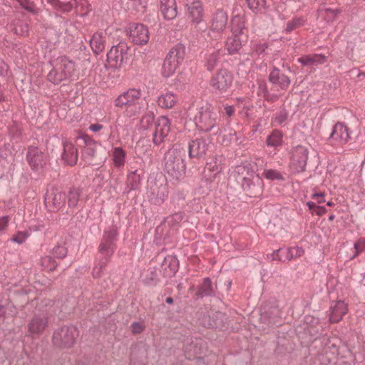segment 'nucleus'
<instances>
[{
    "instance_id": "nucleus-46",
    "label": "nucleus",
    "mask_w": 365,
    "mask_h": 365,
    "mask_svg": "<svg viewBox=\"0 0 365 365\" xmlns=\"http://www.w3.org/2000/svg\"><path fill=\"white\" fill-rule=\"evenodd\" d=\"M125 151L122 148H115L113 152L114 165L118 168L123 166L125 163Z\"/></svg>"
},
{
    "instance_id": "nucleus-6",
    "label": "nucleus",
    "mask_w": 365,
    "mask_h": 365,
    "mask_svg": "<svg viewBox=\"0 0 365 365\" xmlns=\"http://www.w3.org/2000/svg\"><path fill=\"white\" fill-rule=\"evenodd\" d=\"M79 335V331L75 326L64 325L56 329L51 337L53 346L58 349L72 348Z\"/></svg>"
},
{
    "instance_id": "nucleus-14",
    "label": "nucleus",
    "mask_w": 365,
    "mask_h": 365,
    "mask_svg": "<svg viewBox=\"0 0 365 365\" xmlns=\"http://www.w3.org/2000/svg\"><path fill=\"white\" fill-rule=\"evenodd\" d=\"M66 200V193L56 187L47 190L44 196L46 207L50 212H56L64 207Z\"/></svg>"
},
{
    "instance_id": "nucleus-56",
    "label": "nucleus",
    "mask_w": 365,
    "mask_h": 365,
    "mask_svg": "<svg viewBox=\"0 0 365 365\" xmlns=\"http://www.w3.org/2000/svg\"><path fill=\"white\" fill-rule=\"evenodd\" d=\"M327 17L331 21L335 20L338 16L341 13V9H332L331 8H327L324 9Z\"/></svg>"
},
{
    "instance_id": "nucleus-49",
    "label": "nucleus",
    "mask_w": 365,
    "mask_h": 365,
    "mask_svg": "<svg viewBox=\"0 0 365 365\" xmlns=\"http://www.w3.org/2000/svg\"><path fill=\"white\" fill-rule=\"evenodd\" d=\"M262 175L269 180L284 181L285 180L284 177L279 171L274 169H265Z\"/></svg>"
},
{
    "instance_id": "nucleus-19",
    "label": "nucleus",
    "mask_w": 365,
    "mask_h": 365,
    "mask_svg": "<svg viewBox=\"0 0 365 365\" xmlns=\"http://www.w3.org/2000/svg\"><path fill=\"white\" fill-rule=\"evenodd\" d=\"M170 122L167 116H160L155 122V130L153 134V143L155 145H160L170 130Z\"/></svg>"
},
{
    "instance_id": "nucleus-3",
    "label": "nucleus",
    "mask_w": 365,
    "mask_h": 365,
    "mask_svg": "<svg viewBox=\"0 0 365 365\" xmlns=\"http://www.w3.org/2000/svg\"><path fill=\"white\" fill-rule=\"evenodd\" d=\"M186 150L180 144L174 145L164 156V170L173 179L179 180L185 174Z\"/></svg>"
},
{
    "instance_id": "nucleus-45",
    "label": "nucleus",
    "mask_w": 365,
    "mask_h": 365,
    "mask_svg": "<svg viewBox=\"0 0 365 365\" xmlns=\"http://www.w3.org/2000/svg\"><path fill=\"white\" fill-rule=\"evenodd\" d=\"M305 19L302 16H295L292 19L288 21L286 24V27L284 32L286 34H290L297 29H299L304 26Z\"/></svg>"
},
{
    "instance_id": "nucleus-26",
    "label": "nucleus",
    "mask_w": 365,
    "mask_h": 365,
    "mask_svg": "<svg viewBox=\"0 0 365 365\" xmlns=\"http://www.w3.org/2000/svg\"><path fill=\"white\" fill-rule=\"evenodd\" d=\"M349 128L342 123L338 122L333 127L330 138L340 144L347 143L349 139Z\"/></svg>"
},
{
    "instance_id": "nucleus-5",
    "label": "nucleus",
    "mask_w": 365,
    "mask_h": 365,
    "mask_svg": "<svg viewBox=\"0 0 365 365\" xmlns=\"http://www.w3.org/2000/svg\"><path fill=\"white\" fill-rule=\"evenodd\" d=\"M194 120L199 130L206 133L214 130L215 134L220 133V128L218 125L220 119L210 105L206 104L200 107Z\"/></svg>"
},
{
    "instance_id": "nucleus-35",
    "label": "nucleus",
    "mask_w": 365,
    "mask_h": 365,
    "mask_svg": "<svg viewBox=\"0 0 365 365\" xmlns=\"http://www.w3.org/2000/svg\"><path fill=\"white\" fill-rule=\"evenodd\" d=\"M141 183V178L138 170L130 172L127 175L126 187L123 194H128L130 191L136 190L140 187Z\"/></svg>"
},
{
    "instance_id": "nucleus-24",
    "label": "nucleus",
    "mask_w": 365,
    "mask_h": 365,
    "mask_svg": "<svg viewBox=\"0 0 365 365\" xmlns=\"http://www.w3.org/2000/svg\"><path fill=\"white\" fill-rule=\"evenodd\" d=\"M269 81L273 85L278 86L281 90H287L290 85L289 78L278 68L274 67L269 75Z\"/></svg>"
},
{
    "instance_id": "nucleus-38",
    "label": "nucleus",
    "mask_w": 365,
    "mask_h": 365,
    "mask_svg": "<svg viewBox=\"0 0 365 365\" xmlns=\"http://www.w3.org/2000/svg\"><path fill=\"white\" fill-rule=\"evenodd\" d=\"M327 57L323 54L305 55L298 59L302 66H317L325 63Z\"/></svg>"
},
{
    "instance_id": "nucleus-15",
    "label": "nucleus",
    "mask_w": 365,
    "mask_h": 365,
    "mask_svg": "<svg viewBox=\"0 0 365 365\" xmlns=\"http://www.w3.org/2000/svg\"><path fill=\"white\" fill-rule=\"evenodd\" d=\"M26 160L34 171L42 170L46 165V155L37 146L31 145L28 148L26 155Z\"/></svg>"
},
{
    "instance_id": "nucleus-36",
    "label": "nucleus",
    "mask_w": 365,
    "mask_h": 365,
    "mask_svg": "<svg viewBox=\"0 0 365 365\" xmlns=\"http://www.w3.org/2000/svg\"><path fill=\"white\" fill-rule=\"evenodd\" d=\"M304 251L302 247H294L287 249L279 248V253H281V257H279L280 262L290 261L291 259L301 257L304 254Z\"/></svg>"
},
{
    "instance_id": "nucleus-40",
    "label": "nucleus",
    "mask_w": 365,
    "mask_h": 365,
    "mask_svg": "<svg viewBox=\"0 0 365 365\" xmlns=\"http://www.w3.org/2000/svg\"><path fill=\"white\" fill-rule=\"evenodd\" d=\"M265 143L267 146L277 149L283 143L282 132L278 129L273 130L267 137Z\"/></svg>"
},
{
    "instance_id": "nucleus-17",
    "label": "nucleus",
    "mask_w": 365,
    "mask_h": 365,
    "mask_svg": "<svg viewBox=\"0 0 365 365\" xmlns=\"http://www.w3.org/2000/svg\"><path fill=\"white\" fill-rule=\"evenodd\" d=\"M48 326V317L45 314H34L27 324L29 336L37 338Z\"/></svg>"
},
{
    "instance_id": "nucleus-50",
    "label": "nucleus",
    "mask_w": 365,
    "mask_h": 365,
    "mask_svg": "<svg viewBox=\"0 0 365 365\" xmlns=\"http://www.w3.org/2000/svg\"><path fill=\"white\" fill-rule=\"evenodd\" d=\"M183 218L184 214L181 212H178L165 217V222H166L169 225L175 227L178 226L182 221Z\"/></svg>"
},
{
    "instance_id": "nucleus-8",
    "label": "nucleus",
    "mask_w": 365,
    "mask_h": 365,
    "mask_svg": "<svg viewBox=\"0 0 365 365\" xmlns=\"http://www.w3.org/2000/svg\"><path fill=\"white\" fill-rule=\"evenodd\" d=\"M233 74L226 68L219 69L210 78V86L217 94L227 93L233 83Z\"/></svg>"
},
{
    "instance_id": "nucleus-57",
    "label": "nucleus",
    "mask_w": 365,
    "mask_h": 365,
    "mask_svg": "<svg viewBox=\"0 0 365 365\" xmlns=\"http://www.w3.org/2000/svg\"><path fill=\"white\" fill-rule=\"evenodd\" d=\"M205 169V170L213 173L212 177H215L217 173L221 172L222 168L220 165H217L216 162L215 164L210 162L206 163Z\"/></svg>"
},
{
    "instance_id": "nucleus-21",
    "label": "nucleus",
    "mask_w": 365,
    "mask_h": 365,
    "mask_svg": "<svg viewBox=\"0 0 365 365\" xmlns=\"http://www.w3.org/2000/svg\"><path fill=\"white\" fill-rule=\"evenodd\" d=\"M130 36L135 44L143 45L149 40V32L147 26L142 24H136L130 28Z\"/></svg>"
},
{
    "instance_id": "nucleus-2",
    "label": "nucleus",
    "mask_w": 365,
    "mask_h": 365,
    "mask_svg": "<svg viewBox=\"0 0 365 365\" xmlns=\"http://www.w3.org/2000/svg\"><path fill=\"white\" fill-rule=\"evenodd\" d=\"M118 230L116 225H112L104 231L101 242L98 247L99 257L98 263L92 271L94 278H100L103 269L108 265L116 249Z\"/></svg>"
},
{
    "instance_id": "nucleus-62",
    "label": "nucleus",
    "mask_w": 365,
    "mask_h": 365,
    "mask_svg": "<svg viewBox=\"0 0 365 365\" xmlns=\"http://www.w3.org/2000/svg\"><path fill=\"white\" fill-rule=\"evenodd\" d=\"M264 101L269 103H274L278 101L279 96L274 93H271L269 91L265 94L264 97H262Z\"/></svg>"
},
{
    "instance_id": "nucleus-48",
    "label": "nucleus",
    "mask_w": 365,
    "mask_h": 365,
    "mask_svg": "<svg viewBox=\"0 0 365 365\" xmlns=\"http://www.w3.org/2000/svg\"><path fill=\"white\" fill-rule=\"evenodd\" d=\"M40 264L44 269L49 272L53 271L58 265L54 258L49 255L42 257L40 260Z\"/></svg>"
},
{
    "instance_id": "nucleus-32",
    "label": "nucleus",
    "mask_w": 365,
    "mask_h": 365,
    "mask_svg": "<svg viewBox=\"0 0 365 365\" xmlns=\"http://www.w3.org/2000/svg\"><path fill=\"white\" fill-rule=\"evenodd\" d=\"M329 320L331 323H337L342 319L347 312V305L343 301H337L330 307Z\"/></svg>"
},
{
    "instance_id": "nucleus-11",
    "label": "nucleus",
    "mask_w": 365,
    "mask_h": 365,
    "mask_svg": "<svg viewBox=\"0 0 365 365\" xmlns=\"http://www.w3.org/2000/svg\"><path fill=\"white\" fill-rule=\"evenodd\" d=\"M241 187L245 195L250 197H258L262 195L264 190L263 180L254 172L247 173L242 178Z\"/></svg>"
},
{
    "instance_id": "nucleus-7",
    "label": "nucleus",
    "mask_w": 365,
    "mask_h": 365,
    "mask_svg": "<svg viewBox=\"0 0 365 365\" xmlns=\"http://www.w3.org/2000/svg\"><path fill=\"white\" fill-rule=\"evenodd\" d=\"M185 56V46L178 43L168 53L162 66V75L165 78L170 77L178 66L183 61Z\"/></svg>"
},
{
    "instance_id": "nucleus-64",
    "label": "nucleus",
    "mask_w": 365,
    "mask_h": 365,
    "mask_svg": "<svg viewBox=\"0 0 365 365\" xmlns=\"http://www.w3.org/2000/svg\"><path fill=\"white\" fill-rule=\"evenodd\" d=\"M324 192H316L312 195V197L317 200V202L320 204L325 202V200L324 199Z\"/></svg>"
},
{
    "instance_id": "nucleus-27",
    "label": "nucleus",
    "mask_w": 365,
    "mask_h": 365,
    "mask_svg": "<svg viewBox=\"0 0 365 365\" xmlns=\"http://www.w3.org/2000/svg\"><path fill=\"white\" fill-rule=\"evenodd\" d=\"M248 36H242V38L232 35L229 36L225 42V48L230 55H233L242 48V46L247 41Z\"/></svg>"
},
{
    "instance_id": "nucleus-33",
    "label": "nucleus",
    "mask_w": 365,
    "mask_h": 365,
    "mask_svg": "<svg viewBox=\"0 0 365 365\" xmlns=\"http://www.w3.org/2000/svg\"><path fill=\"white\" fill-rule=\"evenodd\" d=\"M197 291L195 293V297L196 299H202L206 297H213L215 292L210 277L203 279L202 282L197 286Z\"/></svg>"
},
{
    "instance_id": "nucleus-20",
    "label": "nucleus",
    "mask_w": 365,
    "mask_h": 365,
    "mask_svg": "<svg viewBox=\"0 0 365 365\" xmlns=\"http://www.w3.org/2000/svg\"><path fill=\"white\" fill-rule=\"evenodd\" d=\"M77 140L82 141L81 146H84L82 155L86 160H92L98 155V148L101 147V144L95 141L88 135H82L77 138Z\"/></svg>"
},
{
    "instance_id": "nucleus-34",
    "label": "nucleus",
    "mask_w": 365,
    "mask_h": 365,
    "mask_svg": "<svg viewBox=\"0 0 365 365\" xmlns=\"http://www.w3.org/2000/svg\"><path fill=\"white\" fill-rule=\"evenodd\" d=\"M222 56L223 51L221 49H217L211 53H206L204 60V66L206 69L209 71H213L220 61Z\"/></svg>"
},
{
    "instance_id": "nucleus-9",
    "label": "nucleus",
    "mask_w": 365,
    "mask_h": 365,
    "mask_svg": "<svg viewBox=\"0 0 365 365\" xmlns=\"http://www.w3.org/2000/svg\"><path fill=\"white\" fill-rule=\"evenodd\" d=\"M309 158L307 147L298 145L293 146L289 151V168L292 173H299L306 170Z\"/></svg>"
},
{
    "instance_id": "nucleus-43",
    "label": "nucleus",
    "mask_w": 365,
    "mask_h": 365,
    "mask_svg": "<svg viewBox=\"0 0 365 365\" xmlns=\"http://www.w3.org/2000/svg\"><path fill=\"white\" fill-rule=\"evenodd\" d=\"M105 40L101 34H94L90 41L93 51L99 54L105 49Z\"/></svg>"
},
{
    "instance_id": "nucleus-41",
    "label": "nucleus",
    "mask_w": 365,
    "mask_h": 365,
    "mask_svg": "<svg viewBox=\"0 0 365 365\" xmlns=\"http://www.w3.org/2000/svg\"><path fill=\"white\" fill-rule=\"evenodd\" d=\"M53 9L56 11V16H61L62 14L71 11L73 6L70 1H61V0H48Z\"/></svg>"
},
{
    "instance_id": "nucleus-1",
    "label": "nucleus",
    "mask_w": 365,
    "mask_h": 365,
    "mask_svg": "<svg viewBox=\"0 0 365 365\" xmlns=\"http://www.w3.org/2000/svg\"><path fill=\"white\" fill-rule=\"evenodd\" d=\"M340 344V341L336 338L316 336L309 351L317 358L319 365H352L344 357L339 358Z\"/></svg>"
},
{
    "instance_id": "nucleus-53",
    "label": "nucleus",
    "mask_w": 365,
    "mask_h": 365,
    "mask_svg": "<svg viewBox=\"0 0 365 365\" xmlns=\"http://www.w3.org/2000/svg\"><path fill=\"white\" fill-rule=\"evenodd\" d=\"M159 281L155 269L150 270V273L144 279L145 284L148 286H155Z\"/></svg>"
},
{
    "instance_id": "nucleus-61",
    "label": "nucleus",
    "mask_w": 365,
    "mask_h": 365,
    "mask_svg": "<svg viewBox=\"0 0 365 365\" xmlns=\"http://www.w3.org/2000/svg\"><path fill=\"white\" fill-rule=\"evenodd\" d=\"M354 248L355 250V252L354 255L350 258L351 259L356 257L361 252L364 250L365 248V241L360 240L354 243Z\"/></svg>"
},
{
    "instance_id": "nucleus-42",
    "label": "nucleus",
    "mask_w": 365,
    "mask_h": 365,
    "mask_svg": "<svg viewBox=\"0 0 365 365\" xmlns=\"http://www.w3.org/2000/svg\"><path fill=\"white\" fill-rule=\"evenodd\" d=\"M81 194V188L76 187L70 188L68 194H66V198H68V206L69 208H76L77 207Z\"/></svg>"
},
{
    "instance_id": "nucleus-4",
    "label": "nucleus",
    "mask_w": 365,
    "mask_h": 365,
    "mask_svg": "<svg viewBox=\"0 0 365 365\" xmlns=\"http://www.w3.org/2000/svg\"><path fill=\"white\" fill-rule=\"evenodd\" d=\"M52 66L47 74V80L54 85H59L62 81L69 80L76 70L75 63L66 56H61L49 61Z\"/></svg>"
},
{
    "instance_id": "nucleus-23",
    "label": "nucleus",
    "mask_w": 365,
    "mask_h": 365,
    "mask_svg": "<svg viewBox=\"0 0 365 365\" xmlns=\"http://www.w3.org/2000/svg\"><path fill=\"white\" fill-rule=\"evenodd\" d=\"M62 160L65 164L73 166L78 160V150L74 145L68 141L63 142Z\"/></svg>"
},
{
    "instance_id": "nucleus-52",
    "label": "nucleus",
    "mask_w": 365,
    "mask_h": 365,
    "mask_svg": "<svg viewBox=\"0 0 365 365\" xmlns=\"http://www.w3.org/2000/svg\"><path fill=\"white\" fill-rule=\"evenodd\" d=\"M155 120V114L153 111H148L145 113L140 120L143 126L147 129L148 127L154 122Z\"/></svg>"
},
{
    "instance_id": "nucleus-13",
    "label": "nucleus",
    "mask_w": 365,
    "mask_h": 365,
    "mask_svg": "<svg viewBox=\"0 0 365 365\" xmlns=\"http://www.w3.org/2000/svg\"><path fill=\"white\" fill-rule=\"evenodd\" d=\"M129 50L130 48L125 41H120L116 46H113L107 53V61L110 66L118 68L124 63H127L130 56Z\"/></svg>"
},
{
    "instance_id": "nucleus-31",
    "label": "nucleus",
    "mask_w": 365,
    "mask_h": 365,
    "mask_svg": "<svg viewBox=\"0 0 365 365\" xmlns=\"http://www.w3.org/2000/svg\"><path fill=\"white\" fill-rule=\"evenodd\" d=\"M231 31L232 35L242 38L247 35V29L245 26V18L242 16H235L231 20Z\"/></svg>"
},
{
    "instance_id": "nucleus-16",
    "label": "nucleus",
    "mask_w": 365,
    "mask_h": 365,
    "mask_svg": "<svg viewBox=\"0 0 365 365\" xmlns=\"http://www.w3.org/2000/svg\"><path fill=\"white\" fill-rule=\"evenodd\" d=\"M210 143L204 138H197L189 142L188 155L190 160L205 159L209 151Z\"/></svg>"
},
{
    "instance_id": "nucleus-25",
    "label": "nucleus",
    "mask_w": 365,
    "mask_h": 365,
    "mask_svg": "<svg viewBox=\"0 0 365 365\" xmlns=\"http://www.w3.org/2000/svg\"><path fill=\"white\" fill-rule=\"evenodd\" d=\"M188 7L189 16L192 22L199 24L202 21L203 8L199 0H185Z\"/></svg>"
},
{
    "instance_id": "nucleus-51",
    "label": "nucleus",
    "mask_w": 365,
    "mask_h": 365,
    "mask_svg": "<svg viewBox=\"0 0 365 365\" xmlns=\"http://www.w3.org/2000/svg\"><path fill=\"white\" fill-rule=\"evenodd\" d=\"M288 118V112L284 106L280 108V110L275 114L274 123L278 125L284 123Z\"/></svg>"
},
{
    "instance_id": "nucleus-29",
    "label": "nucleus",
    "mask_w": 365,
    "mask_h": 365,
    "mask_svg": "<svg viewBox=\"0 0 365 365\" xmlns=\"http://www.w3.org/2000/svg\"><path fill=\"white\" fill-rule=\"evenodd\" d=\"M183 351L185 357L189 360H191L192 358L200 359L197 355L200 354L201 352L200 348L198 346L197 339L194 341L192 337H187L183 342Z\"/></svg>"
},
{
    "instance_id": "nucleus-47",
    "label": "nucleus",
    "mask_w": 365,
    "mask_h": 365,
    "mask_svg": "<svg viewBox=\"0 0 365 365\" xmlns=\"http://www.w3.org/2000/svg\"><path fill=\"white\" fill-rule=\"evenodd\" d=\"M129 9L137 14H143L145 11L148 0H129Z\"/></svg>"
},
{
    "instance_id": "nucleus-63",
    "label": "nucleus",
    "mask_w": 365,
    "mask_h": 365,
    "mask_svg": "<svg viewBox=\"0 0 365 365\" xmlns=\"http://www.w3.org/2000/svg\"><path fill=\"white\" fill-rule=\"evenodd\" d=\"M268 92H269V91L267 90L266 83H260L259 84V87H258V91H257L258 96L264 97L265 94Z\"/></svg>"
},
{
    "instance_id": "nucleus-10",
    "label": "nucleus",
    "mask_w": 365,
    "mask_h": 365,
    "mask_svg": "<svg viewBox=\"0 0 365 365\" xmlns=\"http://www.w3.org/2000/svg\"><path fill=\"white\" fill-rule=\"evenodd\" d=\"M168 195V188L166 183L156 178L148 180V197L149 202L160 206L165 202Z\"/></svg>"
},
{
    "instance_id": "nucleus-39",
    "label": "nucleus",
    "mask_w": 365,
    "mask_h": 365,
    "mask_svg": "<svg viewBox=\"0 0 365 365\" xmlns=\"http://www.w3.org/2000/svg\"><path fill=\"white\" fill-rule=\"evenodd\" d=\"M178 102V97L172 92L162 93L158 98V105L165 109L173 108Z\"/></svg>"
},
{
    "instance_id": "nucleus-28",
    "label": "nucleus",
    "mask_w": 365,
    "mask_h": 365,
    "mask_svg": "<svg viewBox=\"0 0 365 365\" xmlns=\"http://www.w3.org/2000/svg\"><path fill=\"white\" fill-rule=\"evenodd\" d=\"M227 14L222 9H218L214 14L211 21V30L221 32L222 31L227 24Z\"/></svg>"
},
{
    "instance_id": "nucleus-59",
    "label": "nucleus",
    "mask_w": 365,
    "mask_h": 365,
    "mask_svg": "<svg viewBox=\"0 0 365 365\" xmlns=\"http://www.w3.org/2000/svg\"><path fill=\"white\" fill-rule=\"evenodd\" d=\"M27 237L28 235L26 233L23 232H18V233L16 235H14L12 238L9 239V240L21 245L26 241Z\"/></svg>"
},
{
    "instance_id": "nucleus-58",
    "label": "nucleus",
    "mask_w": 365,
    "mask_h": 365,
    "mask_svg": "<svg viewBox=\"0 0 365 365\" xmlns=\"http://www.w3.org/2000/svg\"><path fill=\"white\" fill-rule=\"evenodd\" d=\"M267 48L268 43L266 42L257 43L255 46L254 51L259 56L262 55L264 56L266 54V50Z\"/></svg>"
},
{
    "instance_id": "nucleus-55",
    "label": "nucleus",
    "mask_w": 365,
    "mask_h": 365,
    "mask_svg": "<svg viewBox=\"0 0 365 365\" xmlns=\"http://www.w3.org/2000/svg\"><path fill=\"white\" fill-rule=\"evenodd\" d=\"M67 248L62 245H56L52 250L53 257L63 259L67 255Z\"/></svg>"
},
{
    "instance_id": "nucleus-30",
    "label": "nucleus",
    "mask_w": 365,
    "mask_h": 365,
    "mask_svg": "<svg viewBox=\"0 0 365 365\" xmlns=\"http://www.w3.org/2000/svg\"><path fill=\"white\" fill-rule=\"evenodd\" d=\"M160 11L166 20H173L178 15L175 0H160Z\"/></svg>"
},
{
    "instance_id": "nucleus-37",
    "label": "nucleus",
    "mask_w": 365,
    "mask_h": 365,
    "mask_svg": "<svg viewBox=\"0 0 365 365\" xmlns=\"http://www.w3.org/2000/svg\"><path fill=\"white\" fill-rule=\"evenodd\" d=\"M148 105L145 99L141 96L139 101L125 108V115L128 118H135L139 115L148 107Z\"/></svg>"
},
{
    "instance_id": "nucleus-22",
    "label": "nucleus",
    "mask_w": 365,
    "mask_h": 365,
    "mask_svg": "<svg viewBox=\"0 0 365 365\" xmlns=\"http://www.w3.org/2000/svg\"><path fill=\"white\" fill-rule=\"evenodd\" d=\"M160 272L165 277H172L179 269V261L174 255H168L163 258Z\"/></svg>"
},
{
    "instance_id": "nucleus-60",
    "label": "nucleus",
    "mask_w": 365,
    "mask_h": 365,
    "mask_svg": "<svg viewBox=\"0 0 365 365\" xmlns=\"http://www.w3.org/2000/svg\"><path fill=\"white\" fill-rule=\"evenodd\" d=\"M130 328L132 332L136 334L142 333L145 330V327L140 322H133L130 325Z\"/></svg>"
},
{
    "instance_id": "nucleus-44",
    "label": "nucleus",
    "mask_w": 365,
    "mask_h": 365,
    "mask_svg": "<svg viewBox=\"0 0 365 365\" xmlns=\"http://www.w3.org/2000/svg\"><path fill=\"white\" fill-rule=\"evenodd\" d=\"M249 9L254 13H262L269 7L266 0H245Z\"/></svg>"
},
{
    "instance_id": "nucleus-12",
    "label": "nucleus",
    "mask_w": 365,
    "mask_h": 365,
    "mask_svg": "<svg viewBox=\"0 0 365 365\" xmlns=\"http://www.w3.org/2000/svg\"><path fill=\"white\" fill-rule=\"evenodd\" d=\"M259 320L268 327L281 324V312L275 300L267 302L261 308Z\"/></svg>"
},
{
    "instance_id": "nucleus-54",
    "label": "nucleus",
    "mask_w": 365,
    "mask_h": 365,
    "mask_svg": "<svg viewBox=\"0 0 365 365\" xmlns=\"http://www.w3.org/2000/svg\"><path fill=\"white\" fill-rule=\"evenodd\" d=\"M16 1L19 3L22 8L29 12L32 14H36L37 12V9L33 1H31L30 0H16Z\"/></svg>"
},
{
    "instance_id": "nucleus-18",
    "label": "nucleus",
    "mask_w": 365,
    "mask_h": 365,
    "mask_svg": "<svg viewBox=\"0 0 365 365\" xmlns=\"http://www.w3.org/2000/svg\"><path fill=\"white\" fill-rule=\"evenodd\" d=\"M142 91L136 88H129L121 93L115 98L113 103L115 107L127 108L140 100L142 96Z\"/></svg>"
}]
</instances>
